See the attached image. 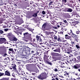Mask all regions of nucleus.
<instances>
[{"instance_id":"obj_4","label":"nucleus","mask_w":80,"mask_h":80,"mask_svg":"<svg viewBox=\"0 0 80 80\" xmlns=\"http://www.w3.org/2000/svg\"><path fill=\"white\" fill-rule=\"evenodd\" d=\"M38 78L40 80H44L47 78L46 76H42L41 75H39L38 76Z\"/></svg>"},{"instance_id":"obj_20","label":"nucleus","mask_w":80,"mask_h":80,"mask_svg":"<svg viewBox=\"0 0 80 80\" xmlns=\"http://www.w3.org/2000/svg\"><path fill=\"white\" fill-rule=\"evenodd\" d=\"M67 2V0H62V3L63 4H64V5H67V3H66Z\"/></svg>"},{"instance_id":"obj_28","label":"nucleus","mask_w":80,"mask_h":80,"mask_svg":"<svg viewBox=\"0 0 80 80\" xmlns=\"http://www.w3.org/2000/svg\"><path fill=\"white\" fill-rule=\"evenodd\" d=\"M36 38L37 40H39L41 38L40 36H39L38 35L36 36Z\"/></svg>"},{"instance_id":"obj_63","label":"nucleus","mask_w":80,"mask_h":80,"mask_svg":"<svg viewBox=\"0 0 80 80\" xmlns=\"http://www.w3.org/2000/svg\"><path fill=\"white\" fill-rule=\"evenodd\" d=\"M32 75H35V73H32Z\"/></svg>"},{"instance_id":"obj_40","label":"nucleus","mask_w":80,"mask_h":80,"mask_svg":"<svg viewBox=\"0 0 80 80\" xmlns=\"http://www.w3.org/2000/svg\"><path fill=\"white\" fill-rule=\"evenodd\" d=\"M8 53H9V54H11V57H13V54H12V52L10 51L8 52Z\"/></svg>"},{"instance_id":"obj_30","label":"nucleus","mask_w":80,"mask_h":80,"mask_svg":"<svg viewBox=\"0 0 80 80\" xmlns=\"http://www.w3.org/2000/svg\"><path fill=\"white\" fill-rule=\"evenodd\" d=\"M26 55H29L31 53H30V51H26Z\"/></svg>"},{"instance_id":"obj_43","label":"nucleus","mask_w":80,"mask_h":80,"mask_svg":"<svg viewBox=\"0 0 80 80\" xmlns=\"http://www.w3.org/2000/svg\"><path fill=\"white\" fill-rule=\"evenodd\" d=\"M72 41L71 42V45H75V42H74L73 41Z\"/></svg>"},{"instance_id":"obj_14","label":"nucleus","mask_w":80,"mask_h":80,"mask_svg":"<svg viewBox=\"0 0 80 80\" xmlns=\"http://www.w3.org/2000/svg\"><path fill=\"white\" fill-rule=\"evenodd\" d=\"M68 46H69L70 49H71L72 50H73V48H74V45H73L69 44Z\"/></svg>"},{"instance_id":"obj_54","label":"nucleus","mask_w":80,"mask_h":80,"mask_svg":"<svg viewBox=\"0 0 80 80\" xmlns=\"http://www.w3.org/2000/svg\"><path fill=\"white\" fill-rule=\"evenodd\" d=\"M3 5V3L0 2V6Z\"/></svg>"},{"instance_id":"obj_34","label":"nucleus","mask_w":80,"mask_h":80,"mask_svg":"<svg viewBox=\"0 0 80 80\" xmlns=\"http://www.w3.org/2000/svg\"><path fill=\"white\" fill-rule=\"evenodd\" d=\"M74 38L75 41H76V42H78V39L77 38V37H74Z\"/></svg>"},{"instance_id":"obj_24","label":"nucleus","mask_w":80,"mask_h":80,"mask_svg":"<svg viewBox=\"0 0 80 80\" xmlns=\"http://www.w3.org/2000/svg\"><path fill=\"white\" fill-rule=\"evenodd\" d=\"M22 66H19V70L20 72H22Z\"/></svg>"},{"instance_id":"obj_26","label":"nucleus","mask_w":80,"mask_h":80,"mask_svg":"<svg viewBox=\"0 0 80 80\" xmlns=\"http://www.w3.org/2000/svg\"><path fill=\"white\" fill-rule=\"evenodd\" d=\"M13 36H12V37H8V38L10 41H12L13 40Z\"/></svg>"},{"instance_id":"obj_16","label":"nucleus","mask_w":80,"mask_h":80,"mask_svg":"<svg viewBox=\"0 0 80 80\" xmlns=\"http://www.w3.org/2000/svg\"><path fill=\"white\" fill-rule=\"evenodd\" d=\"M9 50L12 53V54H15V53L14 51H13V48H9Z\"/></svg>"},{"instance_id":"obj_50","label":"nucleus","mask_w":80,"mask_h":80,"mask_svg":"<svg viewBox=\"0 0 80 80\" xmlns=\"http://www.w3.org/2000/svg\"><path fill=\"white\" fill-rule=\"evenodd\" d=\"M35 53V51H31V53H32V54H33V53Z\"/></svg>"},{"instance_id":"obj_12","label":"nucleus","mask_w":80,"mask_h":80,"mask_svg":"<svg viewBox=\"0 0 80 80\" xmlns=\"http://www.w3.org/2000/svg\"><path fill=\"white\" fill-rule=\"evenodd\" d=\"M5 75H7V76H10V73L9 71H6L5 72Z\"/></svg>"},{"instance_id":"obj_53","label":"nucleus","mask_w":80,"mask_h":80,"mask_svg":"<svg viewBox=\"0 0 80 80\" xmlns=\"http://www.w3.org/2000/svg\"><path fill=\"white\" fill-rule=\"evenodd\" d=\"M11 80H18V79H16L15 78H12Z\"/></svg>"},{"instance_id":"obj_27","label":"nucleus","mask_w":80,"mask_h":80,"mask_svg":"<svg viewBox=\"0 0 80 80\" xmlns=\"http://www.w3.org/2000/svg\"><path fill=\"white\" fill-rule=\"evenodd\" d=\"M33 17H37V13H34L32 16Z\"/></svg>"},{"instance_id":"obj_35","label":"nucleus","mask_w":80,"mask_h":80,"mask_svg":"<svg viewBox=\"0 0 80 80\" xmlns=\"http://www.w3.org/2000/svg\"><path fill=\"white\" fill-rule=\"evenodd\" d=\"M28 34V32L24 33L23 35H24V37H27V36Z\"/></svg>"},{"instance_id":"obj_13","label":"nucleus","mask_w":80,"mask_h":80,"mask_svg":"<svg viewBox=\"0 0 80 80\" xmlns=\"http://www.w3.org/2000/svg\"><path fill=\"white\" fill-rule=\"evenodd\" d=\"M7 53V51L5 50H2L0 51V54L1 55H3L4 53Z\"/></svg>"},{"instance_id":"obj_33","label":"nucleus","mask_w":80,"mask_h":80,"mask_svg":"<svg viewBox=\"0 0 80 80\" xmlns=\"http://www.w3.org/2000/svg\"><path fill=\"white\" fill-rule=\"evenodd\" d=\"M58 7H62L63 5H62V4H61L60 3H58Z\"/></svg>"},{"instance_id":"obj_25","label":"nucleus","mask_w":80,"mask_h":80,"mask_svg":"<svg viewBox=\"0 0 80 80\" xmlns=\"http://www.w3.org/2000/svg\"><path fill=\"white\" fill-rule=\"evenodd\" d=\"M23 23V21L22 19L18 22V25H21Z\"/></svg>"},{"instance_id":"obj_59","label":"nucleus","mask_w":80,"mask_h":80,"mask_svg":"<svg viewBox=\"0 0 80 80\" xmlns=\"http://www.w3.org/2000/svg\"><path fill=\"white\" fill-rule=\"evenodd\" d=\"M39 42H42V38H41L39 40Z\"/></svg>"},{"instance_id":"obj_38","label":"nucleus","mask_w":80,"mask_h":80,"mask_svg":"<svg viewBox=\"0 0 80 80\" xmlns=\"http://www.w3.org/2000/svg\"><path fill=\"white\" fill-rule=\"evenodd\" d=\"M28 30H29V31H30V32H33V30H34V29H32L30 28H29L28 29Z\"/></svg>"},{"instance_id":"obj_44","label":"nucleus","mask_w":80,"mask_h":80,"mask_svg":"<svg viewBox=\"0 0 80 80\" xmlns=\"http://www.w3.org/2000/svg\"><path fill=\"white\" fill-rule=\"evenodd\" d=\"M42 13L43 14V15H45V14L46 13V12H45V11H43L42 12Z\"/></svg>"},{"instance_id":"obj_19","label":"nucleus","mask_w":80,"mask_h":80,"mask_svg":"<svg viewBox=\"0 0 80 80\" xmlns=\"http://www.w3.org/2000/svg\"><path fill=\"white\" fill-rule=\"evenodd\" d=\"M3 34L4 35H6V36L7 37H11V33H8L7 34Z\"/></svg>"},{"instance_id":"obj_5","label":"nucleus","mask_w":80,"mask_h":80,"mask_svg":"<svg viewBox=\"0 0 80 80\" xmlns=\"http://www.w3.org/2000/svg\"><path fill=\"white\" fill-rule=\"evenodd\" d=\"M26 68L29 71V72H35V69L33 68H28V67H27Z\"/></svg>"},{"instance_id":"obj_18","label":"nucleus","mask_w":80,"mask_h":80,"mask_svg":"<svg viewBox=\"0 0 80 80\" xmlns=\"http://www.w3.org/2000/svg\"><path fill=\"white\" fill-rule=\"evenodd\" d=\"M67 5L69 7H70L72 8L73 9H74V6H73V4L68 3L67 4Z\"/></svg>"},{"instance_id":"obj_1","label":"nucleus","mask_w":80,"mask_h":80,"mask_svg":"<svg viewBox=\"0 0 80 80\" xmlns=\"http://www.w3.org/2000/svg\"><path fill=\"white\" fill-rule=\"evenodd\" d=\"M47 58L45 57H44V61L45 62L46 64H48V65H51L52 66V65H53V63H52V62H49L47 60Z\"/></svg>"},{"instance_id":"obj_42","label":"nucleus","mask_w":80,"mask_h":80,"mask_svg":"<svg viewBox=\"0 0 80 80\" xmlns=\"http://www.w3.org/2000/svg\"><path fill=\"white\" fill-rule=\"evenodd\" d=\"M76 34H77V35H78V34H79V33H80V32L79 31H77L76 32Z\"/></svg>"},{"instance_id":"obj_3","label":"nucleus","mask_w":80,"mask_h":80,"mask_svg":"<svg viewBox=\"0 0 80 80\" xmlns=\"http://www.w3.org/2000/svg\"><path fill=\"white\" fill-rule=\"evenodd\" d=\"M51 55L52 56H55V57H59L60 56H61V54L53 52H51Z\"/></svg>"},{"instance_id":"obj_56","label":"nucleus","mask_w":80,"mask_h":80,"mask_svg":"<svg viewBox=\"0 0 80 80\" xmlns=\"http://www.w3.org/2000/svg\"><path fill=\"white\" fill-rule=\"evenodd\" d=\"M52 28H54L55 29H57V28H57V27H53Z\"/></svg>"},{"instance_id":"obj_51","label":"nucleus","mask_w":80,"mask_h":80,"mask_svg":"<svg viewBox=\"0 0 80 80\" xmlns=\"http://www.w3.org/2000/svg\"><path fill=\"white\" fill-rule=\"evenodd\" d=\"M45 33H46L47 35H49V32H48L45 31Z\"/></svg>"},{"instance_id":"obj_21","label":"nucleus","mask_w":80,"mask_h":80,"mask_svg":"<svg viewBox=\"0 0 80 80\" xmlns=\"http://www.w3.org/2000/svg\"><path fill=\"white\" fill-rule=\"evenodd\" d=\"M47 23H44L42 25V28L43 29H45V27H46V26H47Z\"/></svg>"},{"instance_id":"obj_48","label":"nucleus","mask_w":80,"mask_h":80,"mask_svg":"<svg viewBox=\"0 0 80 80\" xmlns=\"http://www.w3.org/2000/svg\"><path fill=\"white\" fill-rule=\"evenodd\" d=\"M8 30V28H6L4 29V32H7V31Z\"/></svg>"},{"instance_id":"obj_36","label":"nucleus","mask_w":80,"mask_h":80,"mask_svg":"<svg viewBox=\"0 0 80 80\" xmlns=\"http://www.w3.org/2000/svg\"><path fill=\"white\" fill-rule=\"evenodd\" d=\"M72 23H75V24H77V23H78L79 22L77 21H75L74 22H72Z\"/></svg>"},{"instance_id":"obj_7","label":"nucleus","mask_w":80,"mask_h":80,"mask_svg":"<svg viewBox=\"0 0 80 80\" xmlns=\"http://www.w3.org/2000/svg\"><path fill=\"white\" fill-rule=\"evenodd\" d=\"M80 67V64H76L74 66V68L75 69H78Z\"/></svg>"},{"instance_id":"obj_57","label":"nucleus","mask_w":80,"mask_h":80,"mask_svg":"<svg viewBox=\"0 0 80 80\" xmlns=\"http://www.w3.org/2000/svg\"><path fill=\"white\" fill-rule=\"evenodd\" d=\"M67 40H64V38H63L62 41L63 42H66Z\"/></svg>"},{"instance_id":"obj_31","label":"nucleus","mask_w":80,"mask_h":80,"mask_svg":"<svg viewBox=\"0 0 80 80\" xmlns=\"http://www.w3.org/2000/svg\"><path fill=\"white\" fill-rule=\"evenodd\" d=\"M31 44L32 45L33 47H37V44L36 43L34 44L31 43Z\"/></svg>"},{"instance_id":"obj_45","label":"nucleus","mask_w":80,"mask_h":80,"mask_svg":"<svg viewBox=\"0 0 80 80\" xmlns=\"http://www.w3.org/2000/svg\"><path fill=\"white\" fill-rule=\"evenodd\" d=\"M4 75V73L0 72V77L1 76H3Z\"/></svg>"},{"instance_id":"obj_9","label":"nucleus","mask_w":80,"mask_h":80,"mask_svg":"<svg viewBox=\"0 0 80 80\" xmlns=\"http://www.w3.org/2000/svg\"><path fill=\"white\" fill-rule=\"evenodd\" d=\"M72 51H73V50L72 49H68L66 51V52L68 54H70L71 52H72Z\"/></svg>"},{"instance_id":"obj_17","label":"nucleus","mask_w":80,"mask_h":80,"mask_svg":"<svg viewBox=\"0 0 80 80\" xmlns=\"http://www.w3.org/2000/svg\"><path fill=\"white\" fill-rule=\"evenodd\" d=\"M73 12V9L71 8H68V12L71 13Z\"/></svg>"},{"instance_id":"obj_22","label":"nucleus","mask_w":80,"mask_h":80,"mask_svg":"<svg viewBox=\"0 0 80 80\" xmlns=\"http://www.w3.org/2000/svg\"><path fill=\"white\" fill-rule=\"evenodd\" d=\"M12 41L17 42V38H16L15 36H13Z\"/></svg>"},{"instance_id":"obj_32","label":"nucleus","mask_w":80,"mask_h":80,"mask_svg":"<svg viewBox=\"0 0 80 80\" xmlns=\"http://www.w3.org/2000/svg\"><path fill=\"white\" fill-rule=\"evenodd\" d=\"M75 47L77 49H80V46H79V45H78V44L77 45H76Z\"/></svg>"},{"instance_id":"obj_49","label":"nucleus","mask_w":80,"mask_h":80,"mask_svg":"<svg viewBox=\"0 0 80 80\" xmlns=\"http://www.w3.org/2000/svg\"><path fill=\"white\" fill-rule=\"evenodd\" d=\"M77 58H78V60L80 61V56H79L78 57H77Z\"/></svg>"},{"instance_id":"obj_61","label":"nucleus","mask_w":80,"mask_h":80,"mask_svg":"<svg viewBox=\"0 0 80 80\" xmlns=\"http://www.w3.org/2000/svg\"><path fill=\"white\" fill-rule=\"evenodd\" d=\"M12 77H15V74H14V73H12Z\"/></svg>"},{"instance_id":"obj_15","label":"nucleus","mask_w":80,"mask_h":80,"mask_svg":"<svg viewBox=\"0 0 80 80\" xmlns=\"http://www.w3.org/2000/svg\"><path fill=\"white\" fill-rule=\"evenodd\" d=\"M52 58H53V59H54V60H53L52 62H53V61H54V62H56V61L58 60V57H53Z\"/></svg>"},{"instance_id":"obj_41","label":"nucleus","mask_w":80,"mask_h":80,"mask_svg":"<svg viewBox=\"0 0 80 80\" xmlns=\"http://www.w3.org/2000/svg\"><path fill=\"white\" fill-rule=\"evenodd\" d=\"M53 4V2H51L49 3L48 5L50 6V5H52Z\"/></svg>"},{"instance_id":"obj_60","label":"nucleus","mask_w":80,"mask_h":80,"mask_svg":"<svg viewBox=\"0 0 80 80\" xmlns=\"http://www.w3.org/2000/svg\"><path fill=\"white\" fill-rule=\"evenodd\" d=\"M61 30H62V32H64L65 31V29H63V28H61Z\"/></svg>"},{"instance_id":"obj_10","label":"nucleus","mask_w":80,"mask_h":80,"mask_svg":"<svg viewBox=\"0 0 80 80\" xmlns=\"http://www.w3.org/2000/svg\"><path fill=\"white\" fill-rule=\"evenodd\" d=\"M16 67H17V66L15 64H14L13 66H11V67L14 70H15V72H17V68H16Z\"/></svg>"},{"instance_id":"obj_64","label":"nucleus","mask_w":80,"mask_h":80,"mask_svg":"<svg viewBox=\"0 0 80 80\" xmlns=\"http://www.w3.org/2000/svg\"><path fill=\"white\" fill-rule=\"evenodd\" d=\"M3 80H8L7 78H4Z\"/></svg>"},{"instance_id":"obj_58","label":"nucleus","mask_w":80,"mask_h":80,"mask_svg":"<svg viewBox=\"0 0 80 80\" xmlns=\"http://www.w3.org/2000/svg\"><path fill=\"white\" fill-rule=\"evenodd\" d=\"M73 20H74L73 19H71V20H70V23H72L71 22H73Z\"/></svg>"},{"instance_id":"obj_23","label":"nucleus","mask_w":80,"mask_h":80,"mask_svg":"<svg viewBox=\"0 0 80 80\" xmlns=\"http://www.w3.org/2000/svg\"><path fill=\"white\" fill-rule=\"evenodd\" d=\"M22 55L23 56H26V51H23L22 52Z\"/></svg>"},{"instance_id":"obj_37","label":"nucleus","mask_w":80,"mask_h":80,"mask_svg":"<svg viewBox=\"0 0 80 80\" xmlns=\"http://www.w3.org/2000/svg\"><path fill=\"white\" fill-rule=\"evenodd\" d=\"M68 8H65L64 10V12H68Z\"/></svg>"},{"instance_id":"obj_2","label":"nucleus","mask_w":80,"mask_h":80,"mask_svg":"<svg viewBox=\"0 0 80 80\" xmlns=\"http://www.w3.org/2000/svg\"><path fill=\"white\" fill-rule=\"evenodd\" d=\"M6 41H7V40L5 38H0V43H1V44L3 43H4L5 44H6V43H7V42H5Z\"/></svg>"},{"instance_id":"obj_62","label":"nucleus","mask_w":80,"mask_h":80,"mask_svg":"<svg viewBox=\"0 0 80 80\" xmlns=\"http://www.w3.org/2000/svg\"><path fill=\"white\" fill-rule=\"evenodd\" d=\"M63 22H64V23H67V21L66 20L63 21Z\"/></svg>"},{"instance_id":"obj_52","label":"nucleus","mask_w":80,"mask_h":80,"mask_svg":"<svg viewBox=\"0 0 80 80\" xmlns=\"http://www.w3.org/2000/svg\"><path fill=\"white\" fill-rule=\"evenodd\" d=\"M56 40H58V41H60V38H59V37H58V38H57V39Z\"/></svg>"},{"instance_id":"obj_39","label":"nucleus","mask_w":80,"mask_h":80,"mask_svg":"<svg viewBox=\"0 0 80 80\" xmlns=\"http://www.w3.org/2000/svg\"><path fill=\"white\" fill-rule=\"evenodd\" d=\"M72 34V37H73V38H74V37H77V36L73 33Z\"/></svg>"},{"instance_id":"obj_47","label":"nucleus","mask_w":80,"mask_h":80,"mask_svg":"<svg viewBox=\"0 0 80 80\" xmlns=\"http://www.w3.org/2000/svg\"><path fill=\"white\" fill-rule=\"evenodd\" d=\"M7 54L6 53H4L3 54V56L5 57H6V56H7Z\"/></svg>"},{"instance_id":"obj_8","label":"nucleus","mask_w":80,"mask_h":80,"mask_svg":"<svg viewBox=\"0 0 80 80\" xmlns=\"http://www.w3.org/2000/svg\"><path fill=\"white\" fill-rule=\"evenodd\" d=\"M53 52H58V53H60V48L56 49L55 50H53Z\"/></svg>"},{"instance_id":"obj_55","label":"nucleus","mask_w":80,"mask_h":80,"mask_svg":"<svg viewBox=\"0 0 80 80\" xmlns=\"http://www.w3.org/2000/svg\"><path fill=\"white\" fill-rule=\"evenodd\" d=\"M54 38L55 39V40H57V36H54Z\"/></svg>"},{"instance_id":"obj_29","label":"nucleus","mask_w":80,"mask_h":80,"mask_svg":"<svg viewBox=\"0 0 80 80\" xmlns=\"http://www.w3.org/2000/svg\"><path fill=\"white\" fill-rule=\"evenodd\" d=\"M67 26V24L66 23H63L62 24V26H61V27H65Z\"/></svg>"},{"instance_id":"obj_6","label":"nucleus","mask_w":80,"mask_h":80,"mask_svg":"<svg viewBox=\"0 0 80 80\" xmlns=\"http://www.w3.org/2000/svg\"><path fill=\"white\" fill-rule=\"evenodd\" d=\"M65 37L66 39H68V40H70L71 41H72V37L68 36V35H66Z\"/></svg>"},{"instance_id":"obj_46","label":"nucleus","mask_w":80,"mask_h":80,"mask_svg":"<svg viewBox=\"0 0 80 80\" xmlns=\"http://www.w3.org/2000/svg\"><path fill=\"white\" fill-rule=\"evenodd\" d=\"M4 32H3V31L2 30H0V33H1V34H2V33Z\"/></svg>"},{"instance_id":"obj_11","label":"nucleus","mask_w":80,"mask_h":80,"mask_svg":"<svg viewBox=\"0 0 80 80\" xmlns=\"http://www.w3.org/2000/svg\"><path fill=\"white\" fill-rule=\"evenodd\" d=\"M32 49V48H30L28 47V46H27L25 48V50L26 51H29V52H30L31 51V50Z\"/></svg>"}]
</instances>
